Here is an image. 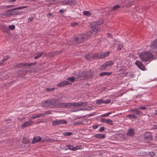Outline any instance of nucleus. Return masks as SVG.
I'll return each instance as SVG.
<instances>
[{
	"label": "nucleus",
	"instance_id": "obj_50",
	"mask_svg": "<svg viewBox=\"0 0 157 157\" xmlns=\"http://www.w3.org/2000/svg\"><path fill=\"white\" fill-rule=\"evenodd\" d=\"M147 108L145 107L144 106H141L139 107V109L141 110H145Z\"/></svg>",
	"mask_w": 157,
	"mask_h": 157
},
{
	"label": "nucleus",
	"instance_id": "obj_63",
	"mask_svg": "<svg viewBox=\"0 0 157 157\" xmlns=\"http://www.w3.org/2000/svg\"><path fill=\"white\" fill-rule=\"evenodd\" d=\"M59 12L61 13H63V12H64V10H60L59 11Z\"/></svg>",
	"mask_w": 157,
	"mask_h": 157
},
{
	"label": "nucleus",
	"instance_id": "obj_32",
	"mask_svg": "<svg viewBox=\"0 0 157 157\" xmlns=\"http://www.w3.org/2000/svg\"><path fill=\"white\" fill-rule=\"evenodd\" d=\"M83 14L86 16H90L91 15V13L88 11H85L83 12Z\"/></svg>",
	"mask_w": 157,
	"mask_h": 157
},
{
	"label": "nucleus",
	"instance_id": "obj_47",
	"mask_svg": "<svg viewBox=\"0 0 157 157\" xmlns=\"http://www.w3.org/2000/svg\"><path fill=\"white\" fill-rule=\"evenodd\" d=\"M101 121L102 122H105L106 123L107 121V119H106L105 118H101Z\"/></svg>",
	"mask_w": 157,
	"mask_h": 157
},
{
	"label": "nucleus",
	"instance_id": "obj_61",
	"mask_svg": "<svg viewBox=\"0 0 157 157\" xmlns=\"http://www.w3.org/2000/svg\"><path fill=\"white\" fill-rule=\"evenodd\" d=\"M72 106H76V102H72Z\"/></svg>",
	"mask_w": 157,
	"mask_h": 157
},
{
	"label": "nucleus",
	"instance_id": "obj_6",
	"mask_svg": "<svg viewBox=\"0 0 157 157\" xmlns=\"http://www.w3.org/2000/svg\"><path fill=\"white\" fill-rule=\"evenodd\" d=\"M59 102L57 100L53 99L50 101V107L51 108H59Z\"/></svg>",
	"mask_w": 157,
	"mask_h": 157
},
{
	"label": "nucleus",
	"instance_id": "obj_58",
	"mask_svg": "<svg viewBox=\"0 0 157 157\" xmlns=\"http://www.w3.org/2000/svg\"><path fill=\"white\" fill-rule=\"evenodd\" d=\"M99 75L101 76H102L104 75V72H101V73L99 74Z\"/></svg>",
	"mask_w": 157,
	"mask_h": 157
},
{
	"label": "nucleus",
	"instance_id": "obj_39",
	"mask_svg": "<svg viewBox=\"0 0 157 157\" xmlns=\"http://www.w3.org/2000/svg\"><path fill=\"white\" fill-rule=\"evenodd\" d=\"M86 110V108H81L79 109L78 110H72L71 111L72 112H76V111H80V110Z\"/></svg>",
	"mask_w": 157,
	"mask_h": 157
},
{
	"label": "nucleus",
	"instance_id": "obj_19",
	"mask_svg": "<svg viewBox=\"0 0 157 157\" xmlns=\"http://www.w3.org/2000/svg\"><path fill=\"white\" fill-rule=\"evenodd\" d=\"M43 106H50V100L45 101H43L41 104Z\"/></svg>",
	"mask_w": 157,
	"mask_h": 157
},
{
	"label": "nucleus",
	"instance_id": "obj_24",
	"mask_svg": "<svg viewBox=\"0 0 157 157\" xmlns=\"http://www.w3.org/2000/svg\"><path fill=\"white\" fill-rule=\"evenodd\" d=\"M66 103H59L58 104L59 108H66Z\"/></svg>",
	"mask_w": 157,
	"mask_h": 157
},
{
	"label": "nucleus",
	"instance_id": "obj_31",
	"mask_svg": "<svg viewBox=\"0 0 157 157\" xmlns=\"http://www.w3.org/2000/svg\"><path fill=\"white\" fill-rule=\"evenodd\" d=\"M96 102L97 104L101 105L102 104H103V100L102 99L97 100L96 101Z\"/></svg>",
	"mask_w": 157,
	"mask_h": 157
},
{
	"label": "nucleus",
	"instance_id": "obj_51",
	"mask_svg": "<svg viewBox=\"0 0 157 157\" xmlns=\"http://www.w3.org/2000/svg\"><path fill=\"white\" fill-rule=\"evenodd\" d=\"M130 117H132L134 119H135L136 118V116L134 114H130Z\"/></svg>",
	"mask_w": 157,
	"mask_h": 157
},
{
	"label": "nucleus",
	"instance_id": "obj_45",
	"mask_svg": "<svg viewBox=\"0 0 157 157\" xmlns=\"http://www.w3.org/2000/svg\"><path fill=\"white\" fill-rule=\"evenodd\" d=\"M111 101L110 100L103 101V104H108L110 103Z\"/></svg>",
	"mask_w": 157,
	"mask_h": 157
},
{
	"label": "nucleus",
	"instance_id": "obj_43",
	"mask_svg": "<svg viewBox=\"0 0 157 157\" xmlns=\"http://www.w3.org/2000/svg\"><path fill=\"white\" fill-rule=\"evenodd\" d=\"M111 113V112H110L109 113H105L104 114H103L101 116L103 117H107V116H108Z\"/></svg>",
	"mask_w": 157,
	"mask_h": 157
},
{
	"label": "nucleus",
	"instance_id": "obj_10",
	"mask_svg": "<svg viewBox=\"0 0 157 157\" xmlns=\"http://www.w3.org/2000/svg\"><path fill=\"white\" fill-rule=\"evenodd\" d=\"M36 62H33V63H20L17 64V66L18 67H21L22 66H25L27 67H30L33 65L36 64Z\"/></svg>",
	"mask_w": 157,
	"mask_h": 157
},
{
	"label": "nucleus",
	"instance_id": "obj_15",
	"mask_svg": "<svg viewBox=\"0 0 157 157\" xmlns=\"http://www.w3.org/2000/svg\"><path fill=\"white\" fill-rule=\"evenodd\" d=\"M152 138L151 134L149 132H147L144 135V139L147 140H151Z\"/></svg>",
	"mask_w": 157,
	"mask_h": 157
},
{
	"label": "nucleus",
	"instance_id": "obj_7",
	"mask_svg": "<svg viewBox=\"0 0 157 157\" xmlns=\"http://www.w3.org/2000/svg\"><path fill=\"white\" fill-rule=\"evenodd\" d=\"M52 125L53 126H56L60 124H67V122L64 120H55L52 121Z\"/></svg>",
	"mask_w": 157,
	"mask_h": 157
},
{
	"label": "nucleus",
	"instance_id": "obj_25",
	"mask_svg": "<svg viewBox=\"0 0 157 157\" xmlns=\"http://www.w3.org/2000/svg\"><path fill=\"white\" fill-rule=\"evenodd\" d=\"M19 13H15V12H13V13H6L4 14H1V15H2V16H6V17H7V16H9V15H14V14H18Z\"/></svg>",
	"mask_w": 157,
	"mask_h": 157
},
{
	"label": "nucleus",
	"instance_id": "obj_38",
	"mask_svg": "<svg viewBox=\"0 0 157 157\" xmlns=\"http://www.w3.org/2000/svg\"><path fill=\"white\" fill-rule=\"evenodd\" d=\"M66 108H69L70 107L72 106V102L66 103Z\"/></svg>",
	"mask_w": 157,
	"mask_h": 157
},
{
	"label": "nucleus",
	"instance_id": "obj_54",
	"mask_svg": "<svg viewBox=\"0 0 157 157\" xmlns=\"http://www.w3.org/2000/svg\"><path fill=\"white\" fill-rule=\"evenodd\" d=\"M95 113H93L91 114H89L88 115V117H90V116H94L95 115Z\"/></svg>",
	"mask_w": 157,
	"mask_h": 157
},
{
	"label": "nucleus",
	"instance_id": "obj_48",
	"mask_svg": "<svg viewBox=\"0 0 157 157\" xmlns=\"http://www.w3.org/2000/svg\"><path fill=\"white\" fill-rule=\"evenodd\" d=\"M148 155L150 156H153L155 155V153L154 152H151L148 153Z\"/></svg>",
	"mask_w": 157,
	"mask_h": 157
},
{
	"label": "nucleus",
	"instance_id": "obj_28",
	"mask_svg": "<svg viewBox=\"0 0 157 157\" xmlns=\"http://www.w3.org/2000/svg\"><path fill=\"white\" fill-rule=\"evenodd\" d=\"M9 59L8 56H6L4 57L3 59L2 60L1 62H0V65H2L3 62H5L6 60H7Z\"/></svg>",
	"mask_w": 157,
	"mask_h": 157
},
{
	"label": "nucleus",
	"instance_id": "obj_44",
	"mask_svg": "<svg viewBox=\"0 0 157 157\" xmlns=\"http://www.w3.org/2000/svg\"><path fill=\"white\" fill-rule=\"evenodd\" d=\"M51 114V111H46L44 112V114L45 115H48Z\"/></svg>",
	"mask_w": 157,
	"mask_h": 157
},
{
	"label": "nucleus",
	"instance_id": "obj_9",
	"mask_svg": "<svg viewBox=\"0 0 157 157\" xmlns=\"http://www.w3.org/2000/svg\"><path fill=\"white\" fill-rule=\"evenodd\" d=\"M135 64L141 70L143 71L146 70L145 66L139 60H136L135 62Z\"/></svg>",
	"mask_w": 157,
	"mask_h": 157
},
{
	"label": "nucleus",
	"instance_id": "obj_53",
	"mask_svg": "<svg viewBox=\"0 0 157 157\" xmlns=\"http://www.w3.org/2000/svg\"><path fill=\"white\" fill-rule=\"evenodd\" d=\"M104 129H105L104 127H102L100 128V129H99V131L100 132H102V131H103L104 130Z\"/></svg>",
	"mask_w": 157,
	"mask_h": 157
},
{
	"label": "nucleus",
	"instance_id": "obj_4",
	"mask_svg": "<svg viewBox=\"0 0 157 157\" xmlns=\"http://www.w3.org/2000/svg\"><path fill=\"white\" fill-rule=\"evenodd\" d=\"M38 118H39V116H38V114H33L32 117L29 118V119L28 121L25 122L21 125V128L23 129L25 127L33 125L34 124V122L32 121V120Z\"/></svg>",
	"mask_w": 157,
	"mask_h": 157
},
{
	"label": "nucleus",
	"instance_id": "obj_26",
	"mask_svg": "<svg viewBox=\"0 0 157 157\" xmlns=\"http://www.w3.org/2000/svg\"><path fill=\"white\" fill-rule=\"evenodd\" d=\"M121 6L119 5H116L114 6L112 8V10L114 11H117L120 8Z\"/></svg>",
	"mask_w": 157,
	"mask_h": 157
},
{
	"label": "nucleus",
	"instance_id": "obj_27",
	"mask_svg": "<svg viewBox=\"0 0 157 157\" xmlns=\"http://www.w3.org/2000/svg\"><path fill=\"white\" fill-rule=\"evenodd\" d=\"M91 56L93 58V59H99V53H94L92 54V56Z\"/></svg>",
	"mask_w": 157,
	"mask_h": 157
},
{
	"label": "nucleus",
	"instance_id": "obj_41",
	"mask_svg": "<svg viewBox=\"0 0 157 157\" xmlns=\"http://www.w3.org/2000/svg\"><path fill=\"white\" fill-rule=\"evenodd\" d=\"M9 28L10 29L13 30L15 28V26L14 25H10L9 26Z\"/></svg>",
	"mask_w": 157,
	"mask_h": 157
},
{
	"label": "nucleus",
	"instance_id": "obj_5",
	"mask_svg": "<svg viewBox=\"0 0 157 157\" xmlns=\"http://www.w3.org/2000/svg\"><path fill=\"white\" fill-rule=\"evenodd\" d=\"M84 36L82 35H79L76 37L74 39L73 41V44L76 45L79 43L83 42L84 40L83 39Z\"/></svg>",
	"mask_w": 157,
	"mask_h": 157
},
{
	"label": "nucleus",
	"instance_id": "obj_40",
	"mask_svg": "<svg viewBox=\"0 0 157 157\" xmlns=\"http://www.w3.org/2000/svg\"><path fill=\"white\" fill-rule=\"evenodd\" d=\"M67 147L69 149L74 151L73 149H74V147L73 146L71 145H68L67 146Z\"/></svg>",
	"mask_w": 157,
	"mask_h": 157
},
{
	"label": "nucleus",
	"instance_id": "obj_57",
	"mask_svg": "<svg viewBox=\"0 0 157 157\" xmlns=\"http://www.w3.org/2000/svg\"><path fill=\"white\" fill-rule=\"evenodd\" d=\"M88 109H86V110H90L92 109V107H88Z\"/></svg>",
	"mask_w": 157,
	"mask_h": 157
},
{
	"label": "nucleus",
	"instance_id": "obj_29",
	"mask_svg": "<svg viewBox=\"0 0 157 157\" xmlns=\"http://www.w3.org/2000/svg\"><path fill=\"white\" fill-rule=\"evenodd\" d=\"M72 2V1L71 0H68L67 1L65 0L63 2V4L64 5L70 4Z\"/></svg>",
	"mask_w": 157,
	"mask_h": 157
},
{
	"label": "nucleus",
	"instance_id": "obj_30",
	"mask_svg": "<svg viewBox=\"0 0 157 157\" xmlns=\"http://www.w3.org/2000/svg\"><path fill=\"white\" fill-rule=\"evenodd\" d=\"M84 124L83 122L81 121H74L73 122V124L74 125H77L78 124Z\"/></svg>",
	"mask_w": 157,
	"mask_h": 157
},
{
	"label": "nucleus",
	"instance_id": "obj_37",
	"mask_svg": "<svg viewBox=\"0 0 157 157\" xmlns=\"http://www.w3.org/2000/svg\"><path fill=\"white\" fill-rule=\"evenodd\" d=\"M82 147V146L81 145H79L77 146H76L75 147H74V151H75L77 150L78 149Z\"/></svg>",
	"mask_w": 157,
	"mask_h": 157
},
{
	"label": "nucleus",
	"instance_id": "obj_18",
	"mask_svg": "<svg viewBox=\"0 0 157 157\" xmlns=\"http://www.w3.org/2000/svg\"><path fill=\"white\" fill-rule=\"evenodd\" d=\"M27 7H28V6H23L12 8V9H10V10H7V11H6V12H8L13 11L16 10H20L21 9L27 8Z\"/></svg>",
	"mask_w": 157,
	"mask_h": 157
},
{
	"label": "nucleus",
	"instance_id": "obj_55",
	"mask_svg": "<svg viewBox=\"0 0 157 157\" xmlns=\"http://www.w3.org/2000/svg\"><path fill=\"white\" fill-rule=\"evenodd\" d=\"M77 24V23L76 22H74L71 23V25L72 26H75Z\"/></svg>",
	"mask_w": 157,
	"mask_h": 157
},
{
	"label": "nucleus",
	"instance_id": "obj_42",
	"mask_svg": "<svg viewBox=\"0 0 157 157\" xmlns=\"http://www.w3.org/2000/svg\"><path fill=\"white\" fill-rule=\"evenodd\" d=\"M55 88H47L46 89V91L47 92H49V91L54 90H55Z\"/></svg>",
	"mask_w": 157,
	"mask_h": 157
},
{
	"label": "nucleus",
	"instance_id": "obj_16",
	"mask_svg": "<svg viewBox=\"0 0 157 157\" xmlns=\"http://www.w3.org/2000/svg\"><path fill=\"white\" fill-rule=\"evenodd\" d=\"M135 134V130L133 128H130L128 130L127 135L130 136H133Z\"/></svg>",
	"mask_w": 157,
	"mask_h": 157
},
{
	"label": "nucleus",
	"instance_id": "obj_62",
	"mask_svg": "<svg viewBox=\"0 0 157 157\" xmlns=\"http://www.w3.org/2000/svg\"><path fill=\"white\" fill-rule=\"evenodd\" d=\"M33 17H31L30 18H29V21H33Z\"/></svg>",
	"mask_w": 157,
	"mask_h": 157
},
{
	"label": "nucleus",
	"instance_id": "obj_20",
	"mask_svg": "<svg viewBox=\"0 0 157 157\" xmlns=\"http://www.w3.org/2000/svg\"><path fill=\"white\" fill-rule=\"evenodd\" d=\"M130 111L131 112L136 113V114L138 115H140L141 113H142V112L140 111L139 110L137 109H132Z\"/></svg>",
	"mask_w": 157,
	"mask_h": 157
},
{
	"label": "nucleus",
	"instance_id": "obj_23",
	"mask_svg": "<svg viewBox=\"0 0 157 157\" xmlns=\"http://www.w3.org/2000/svg\"><path fill=\"white\" fill-rule=\"evenodd\" d=\"M23 142L24 144H26L28 147L29 146V142L27 138H23Z\"/></svg>",
	"mask_w": 157,
	"mask_h": 157
},
{
	"label": "nucleus",
	"instance_id": "obj_21",
	"mask_svg": "<svg viewBox=\"0 0 157 157\" xmlns=\"http://www.w3.org/2000/svg\"><path fill=\"white\" fill-rule=\"evenodd\" d=\"M92 54H87L85 56V58L88 60H91L93 59V58L91 56Z\"/></svg>",
	"mask_w": 157,
	"mask_h": 157
},
{
	"label": "nucleus",
	"instance_id": "obj_33",
	"mask_svg": "<svg viewBox=\"0 0 157 157\" xmlns=\"http://www.w3.org/2000/svg\"><path fill=\"white\" fill-rule=\"evenodd\" d=\"M67 80H68L70 81L71 82H74L75 80V78L74 77H68L67 79Z\"/></svg>",
	"mask_w": 157,
	"mask_h": 157
},
{
	"label": "nucleus",
	"instance_id": "obj_35",
	"mask_svg": "<svg viewBox=\"0 0 157 157\" xmlns=\"http://www.w3.org/2000/svg\"><path fill=\"white\" fill-rule=\"evenodd\" d=\"M106 123H107L111 125H113L112 121L110 119H107Z\"/></svg>",
	"mask_w": 157,
	"mask_h": 157
},
{
	"label": "nucleus",
	"instance_id": "obj_13",
	"mask_svg": "<svg viewBox=\"0 0 157 157\" xmlns=\"http://www.w3.org/2000/svg\"><path fill=\"white\" fill-rule=\"evenodd\" d=\"M109 52H102L99 53V59H102L108 56L109 54Z\"/></svg>",
	"mask_w": 157,
	"mask_h": 157
},
{
	"label": "nucleus",
	"instance_id": "obj_2",
	"mask_svg": "<svg viewBox=\"0 0 157 157\" xmlns=\"http://www.w3.org/2000/svg\"><path fill=\"white\" fill-rule=\"evenodd\" d=\"M153 54L148 52H142L139 54V57L143 62L150 60L153 57Z\"/></svg>",
	"mask_w": 157,
	"mask_h": 157
},
{
	"label": "nucleus",
	"instance_id": "obj_64",
	"mask_svg": "<svg viewBox=\"0 0 157 157\" xmlns=\"http://www.w3.org/2000/svg\"><path fill=\"white\" fill-rule=\"evenodd\" d=\"M93 128L94 129H96L97 128V126L95 125H93Z\"/></svg>",
	"mask_w": 157,
	"mask_h": 157
},
{
	"label": "nucleus",
	"instance_id": "obj_34",
	"mask_svg": "<svg viewBox=\"0 0 157 157\" xmlns=\"http://www.w3.org/2000/svg\"><path fill=\"white\" fill-rule=\"evenodd\" d=\"M43 54V52H40L39 54H38V55H37L36 56L34 57V59H37L39 58L40 57L42 56V55Z\"/></svg>",
	"mask_w": 157,
	"mask_h": 157
},
{
	"label": "nucleus",
	"instance_id": "obj_14",
	"mask_svg": "<svg viewBox=\"0 0 157 157\" xmlns=\"http://www.w3.org/2000/svg\"><path fill=\"white\" fill-rule=\"evenodd\" d=\"M151 48L152 49L157 48V39L154 40L151 43Z\"/></svg>",
	"mask_w": 157,
	"mask_h": 157
},
{
	"label": "nucleus",
	"instance_id": "obj_22",
	"mask_svg": "<svg viewBox=\"0 0 157 157\" xmlns=\"http://www.w3.org/2000/svg\"><path fill=\"white\" fill-rule=\"evenodd\" d=\"M105 136V135L104 134H97L95 135V137L98 138H104Z\"/></svg>",
	"mask_w": 157,
	"mask_h": 157
},
{
	"label": "nucleus",
	"instance_id": "obj_52",
	"mask_svg": "<svg viewBox=\"0 0 157 157\" xmlns=\"http://www.w3.org/2000/svg\"><path fill=\"white\" fill-rule=\"evenodd\" d=\"M3 28L5 29L3 30V31L5 33H7L8 32V31L7 30V28L5 26H3Z\"/></svg>",
	"mask_w": 157,
	"mask_h": 157
},
{
	"label": "nucleus",
	"instance_id": "obj_60",
	"mask_svg": "<svg viewBox=\"0 0 157 157\" xmlns=\"http://www.w3.org/2000/svg\"><path fill=\"white\" fill-rule=\"evenodd\" d=\"M38 116H39V118L40 117H42V116H44V114H43L42 113H40L39 114H38Z\"/></svg>",
	"mask_w": 157,
	"mask_h": 157
},
{
	"label": "nucleus",
	"instance_id": "obj_46",
	"mask_svg": "<svg viewBox=\"0 0 157 157\" xmlns=\"http://www.w3.org/2000/svg\"><path fill=\"white\" fill-rule=\"evenodd\" d=\"M82 105L83 106H85L87 105H88V103L86 102H82Z\"/></svg>",
	"mask_w": 157,
	"mask_h": 157
},
{
	"label": "nucleus",
	"instance_id": "obj_36",
	"mask_svg": "<svg viewBox=\"0 0 157 157\" xmlns=\"http://www.w3.org/2000/svg\"><path fill=\"white\" fill-rule=\"evenodd\" d=\"M72 134V133L71 132H65L63 133V135L64 136H69L71 135Z\"/></svg>",
	"mask_w": 157,
	"mask_h": 157
},
{
	"label": "nucleus",
	"instance_id": "obj_49",
	"mask_svg": "<svg viewBox=\"0 0 157 157\" xmlns=\"http://www.w3.org/2000/svg\"><path fill=\"white\" fill-rule=\"evenodd\" d=\"M104 75H110L112 73L109 72H104Z\"/></svg>",
	"mask_w": 157,
	"mask_h": 157
},
{
	"label": "nucleus",
	"instance_id": "obj_1",
	"mask_svg": "<svg viewBox=\"0 0 157 157\" xmlns=\"http://www.w3.org/2000/svg\"><path fill=\"white\" fill-rule=\"evenodd\" d=\"M103 23L102 20L94 22L92 24L90 32L91 34H95L100 30V26Z\"/></svg>",
	"mask_w": 157,
	"mask_h": 157
},
{
	"label": "nucleus",
	"instance_id": "obj_56",
	"mask_svg": "<svg viewBox=\"0 0 157 157\" xmlns=\"http://www.w3.org/2000/svg\"><path fill=\"white\" fill-rule=\"evenodd\" d=\"M15 5H8L7 6V8H10L15 6Z\"/></svg>",
	"mask_w": 157,
	"mask_h": 157
},
{
	"label": "nucleus",
	"instance_id": "obj_8",
	"mask_svg": "<svg viewBox=\"0 0 157 157\" xmlns=\"http://www.w3.org/2000/svg\"><path fill=\"white\" fill-rule=\"evenodd\" d=\"M113 63H114L112 61H110L106 62L101 66L100 68L101 70H104L107 67L112 66Z\"/></svg>",
	"mask_w": 157,
	"mask_h": 157
},
{
	"label": "nucleus",
	"instance_id": "obj_17",
	"mask_svg": "<svg viewBox=\"0 0 157 157\" xmlns=\"http://www.w3.org/2000/svg\"><path fill=\"white\" fill-rule=\"evenodd\" d=\"M42 140L40 136H36L34 137L32 142V144H34Z\"/></svg>",
	"mask_w": 157,
	"mask_h": 157
},
{
	"label": "nucleus",
	"instance_id": "obj_3",
	"mask_svg": "<svg viewBox=\"0 0 157 157\" xmlns=\"http://www.w3.org/2000/svg\"><path fill=\"white\" fill-rule=\"evenodd\" d=\"M94 72L91 70L80 72L78 76L79 77H83L86 79H89L93 78L94 77Z\"/></svg>",
	"mask_w": 157,
	"mask_h": 157
},
{
	"label": "nucleus",
	"instance_id": "obj_11",
	"mask_svg": "<svg viewBox=\"0 0 157 157\" xmlns=\"http://www.w3.org/2000/svg\"><path fill=\"white\" fill-rule=\"evenodd\" d=\"M119 41L116 40H113V46L117 44L118 47L117 49L118 51H120L121 50V48L123 47V45L122 44H119Z\"/></svg>",
	"mask_w": 157,
	"mask_h": 157
},
{
	"label": "nucleus",
	"instance_id": "obj_59",
	"mask_svg": "<svg viewBox=\"0 0 157 157\" xmlns=\"http://www.w3.org/2000/svg\"><path fill=\"white\" fill-rule=\"evenodd\" d=\"M152 115H157V110H155V112L153 113H152Z\"/></svg>",
	"mask_w": 157,
	"mask_h": 157
},
{
	"label": "nucleus",
	"instance_id": "obj_12",
	"mask_svg": "<svg viewBox=\"0 0 157 157\" xmlns=\"http://www.w3.org/2000/svg\"><path fill=\"white\" fill-rule=\"evenodd\" d=\"M71 84L68 81H63L57 84L58 86L63 87L67 85H69Z\"/></svg>",
	"mask_w": 157,
	"mask_h": 157
}]
</instances>
